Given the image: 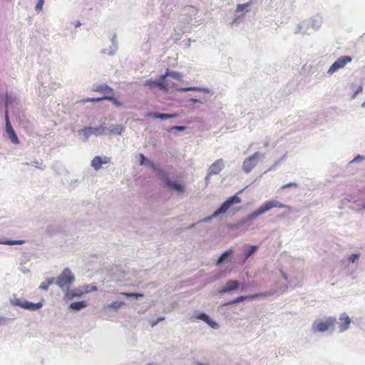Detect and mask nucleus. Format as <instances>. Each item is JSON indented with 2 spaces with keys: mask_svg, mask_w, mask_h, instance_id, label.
Returning a JSON list of instances; mask_svg holds the SVG:
<instances>
[{
  "mask_svg": "<svg viewBox=\"0 0 365 365\" xmlns=\"http://www.w3.org/2000/svg\"><path fill=\"white\" fill-rule=\"evenodd\" d=\"M232 252H233V249L232 248H230L229 250H227L225 252H224L220 255V257L218 258V259L217 261V264H218L220 262H222L225 258L228 257Z\"/></svg>",
  "mask_w": 365,
  "mask_h": 365,
  "instance_id": "25",
  "label": "nucleus"
},
{
  "mask_svg": "<svg viewBox=\"0 0 365 365\" xmlns=\"http://www.w3.org/2000/svg\"><path fill=\"white\" fill-rule=\"evenodd\" d=\"M92 91L103 93V96L114 95L113 89L106 84L93 86Z\"/></svg>",
  "mask_w": 365,
  "mask_h": 365,
  "instance_id": "14",
  "label": "nucleus"
},
{
  "mask_svg": "<svg viewBox=\"0 0 365 365\" xmlns=\"http://www.w3.org/2000/svg\"><path fill=\"white\" fill-rule=\"evenodd\" d=\"M87 307V304L84 301L73 302L69 305V308L73 310H80Z\"/></svg>",
  "mask_w": 365,
  "mask_h": 365,
  "instance_id": "21",
  "label": "nucleus"
},
{
  "mask_svg": "<svg viewBox=\"0 0 365 365\" xmlns=\"http://www.w3.org/2000/svg\"><path fill=\"white\" fill-rule=\"evenodd\" d=\"M198 365H205V364H200H200H198Z\"/></svg>",
  "mask_w": 365,
  "mask_h": 365,
  "instance_id": "47",
  "label": "nucleus"
},
{
  "mask_svg": "<svg viewBox=\"0 0 365 365\" xmlns=\"http://www.w3.org/2000/svg\"><path fill=\"white\" fill-rule=\"evenodd\" d=\"M356 158H357V160H359V158H360L361 157H360L359 155H358V157H356Z\"/></svg>",
  "mask_w": 365,
  "mask_h": 365,
  "instance_id": "46",
  "label": "nucleus"
},
{
  "mask_svg": "<svg viewBox=\"0 0 365 365\" xmlns=\"http://www.w3.org/2000/svg\"><path fill=\"white\" fill-rule=\"evenodd\" d=\"M160 80V81H158L149 79L145 81V85L150 88L158 87L161 90H167L169 87L168 84H165V83H164L163 81V80H161V78Z\"/></svg>",
  "mask_w": 365,
  "mask_h": 365,
  "instance_id": "16",
  "label": "nucleus"
},
{
  "mask_svg": "<svg viewBox=\"0 0 365 365\" xmlns=\"http://www.w3.org/2000/svg\"><path fill=\"white\" fill-rule=\"evenodd\" d=\"M123 304H124V302H114L108 304V308L116 309L120 308Z\"/></svg>",
  "mask_w": 365,
  "mask_h": 365,
  "instance_id": "29",
  "label": "nucleus"
},
{
  "mask_svg": "<svg viewBox=\"0 0 365 365\" xmlns=\"http://www.w3.org/2000/svg\"><path fill=\"white\" fill-rule=\"evenodd\" d=\"M5 118H6V133H7L9 138H10L11 141L14 144H15V145L19 144V138H18V137H17V135L10 123V120H9V118L8 116V110H6Z\"/></svg>",
  "mask_w": 365,
  "mask_h": 365,
  "instance_id": "8",
  "label": "nucleus"
},
{
  "mask_svg": "<svg viewBox=\"0 0 365 365\" xmlns=\"http://www.w3.org/2000/svg\"><path fill=\"white\" fill-rule=\"evenodd\" d=\"M278 207V208H286L289 211L292 210V207L289 205H284L277 200H272L264 202L262 205H261L258 209L252 212L248 217V220H253L257 218L259 215L264 214V212L269 211L272 208Z\"/></svg>",
  "mask_w": 365,
  "mask_h": 365,
  "instance_id": "1",
  "label": "nucleus"
},
{
  "mask_svg": "<svg viewBox=\"0 0 365 365\" xmlns=\"http://www.w3.org/2000/svg\"><path fill=\"white\" fill-rule=\"evenodd\" d=\"M182 90L183 91H194V90H195V88H192V87L185 88H183Z\"/></svg>",
  "mask_w": 365,
  "mask_h": 365,
  "instance_id": "41",
  "label": "nucleus"
},
{
  "mask_svg": "<svg viewBox=\"0 0 365 365\" xmlns=\"http://www.w3.org/2000/svg\"><path fill=\"white\" fill-rule=\"evenodd\" d=\"M103 98L110 101L114 106H115L117 107L122 106V105H123L122 102H120L117 98L113 97V95L108 96H103Z\"/></svg>",
  "mask_w": 365,
  "mask_h": 365,
  "instance_id": "23",
  "label": "nucleus"
},
{
  "mask_svg": "<svg viewBox=\"0 0 365 365\" xmlns=\"http://www.w3.org/2000/svg\"><path fill=\"white\" fill-rule=\"evenodd\" d=\"M106 100L105 98H103L102 97L99 98H83L81 102L82 103H87V102H99L101 101Z\"/></svg>",
  "mask_w": 365,
  "mask_h": 365,
  "instance_id": "28",
  "label": "nucleus"
},
{
  "mask_svg": "<svg viewBox=\"0 0 365 365\" xmlns=\"http://www.w3.org/2000/svg\"><path fill=\"white\" fill-rule=\"evenodd\" d=\"M146 117H152L153 118H160L161 120H166L170 118H175L178 116V114H168V113H148Z\"/></svg>",
  "mask_w": 365,
  "mask_h": 365,
  "instance_id": "19",
  "label": "nucleus"
},
{
  "mask_svg": "<svg viewBox=\"0 0 365 365\" xmlns=\"http://www.w3.org/2000/svg\"><path fill=\"white\" fill-rule=\"evenodd\" d=\"M160 178L165 180L166 186H168L170 189L182 192L184 191V187L176 182H173L170 180L166 176L165 173L163 171H159Z\"/></svg>",
  "mask_w": 365,
  "mask_h": 365,
  "instance_id": "9",
  "label": "nucleus"
},
{
  "mask_svg": "<svg viewBox=\"0 0 365 365\" xmlns=\"http://www.w3.org/2000/svg\"><path fill=\"white\" fill-rule=\"evenodd\" d=\"M163 320H164V318H163V317H160V318H158V320L152 324V326H153H153H155L158 322H160V321H163Z\"/></svg>",
  "mask_w": 365,
  "mask_h": 365,
  "instance_id": "39",
  "label": "nucleus"
},
{
  "mask_svg": "<svg viewBox=\"0 0 365 365\" xmlns=\"http://www.w3.org/2000/svg\"><path fill=\"white\" fill-rule=\"evenodd\" d=\"M139 158H140V165H143L146 160L145 157L143 155V154H139Z\"/></svg>",
  "mask_w": 365,
  "mask_h": 365,
  "instance_id": "37",
  "label": "nucleus"
},
{
  "mask_svg": "<svg viewBox=\"0 0 365 365\" xmlns=\"http://www.w3.org/2000/svg\"><path fill=\"white\" fill-rule=\"evenodd\" d=\"M352 58L349 56H343L336 59L333 64L329 67L328 73L332 74L338 70L343 68L345 66L351 62Z\"/></svg>",
  "mask_w": 365,
  "mask_h": 365,
  "instance_id": "6",
  "label": "nucleus"
},
{
  "mask_svg": "<svg viewBox=\"0 0 365 365\" xmlns=\"http://www.w3.org/2000/svg\"><path fill=\"white\" fill-rule=\"evenodd\" d=\"M53 281L54 279L53 278L46 279L41 284L40 288L43 290H47L49 286L53 283Z\"/></svg>",
  "mask_w": 365,
  "mask_h": 365,
  "instance_id": "27",
  "label": "nucleus"
},
{
  "mask_svg": "<svg viewBox=\"0 0 365 365\" xmlns=\"http://www.w3.org/2000/svg\"><path fill=\"white\" fill-rule=\"evenodd\" d=\"M148 365H158L157 364H154V363H150V364H148Z\"/></svg>",
  "mask_w": 365,
  "mask_h": 365,
  "instance_id": "43",
  "label": "nucleus"
},
{
  "mask_svg": "<svg viewBox=\"0 0 365 365\" xmlns=\"http://www.w3.org/2000/svg\"><path fill=\"white\" fill-rule=\"evenodd\" d=\"M168 76H171L173 78L180 81L181 79L182 75H181V73H180L178 72H173V71L170 72L168 70L165 75L161 76V80H164Z\"/></svg>",
  "mask_w": 365,
  "mask_h": 365,
  "instance_id": "22",
  "label": "nucleus"
},
{
  "mask_svg": "<svg viewBox=\"0 0 365 365\" xmlns=\"http://www.w3.org/2000/svg\"><path fill=\"white\" fill-rule=\"evenodd\" d=\"M362 107H364L365 108V101L362 103Z\"/></svg>",
  "mask_w": 365,
  "mask_h": 365,
  "instance_id": "44",
  "label": "nucleus"
},
{
  "mask_svg": "<svg viewBox=\"0 0 365 365\" xmlns=\"http://www.w3.org/2000/svg\"><path fill=\"white\" fill-rule=\"evenodd\" d=\"M240 283L237 280H228L225 286L220 290V293H227L239 288Z\"/></svg>",
  "mask_w": 365,
  "mask_h": 365,
  "instance_id": "15",
  "label": "nucleus"
},
{
  "mask_svg": "<svg viewBox=\"0 0 365 365\" xmlns=\"http://www.w3.org/2000/svg\"><path fill=\"white\" fill-rule=\"evenodd\" d=\"M44 4V0H38V3L36 5V11H40L42 10L43 6Z\"/></svg>",
  "mask_w": 365,
  "mask_h": 365,
  "instance_id": "33",
  "label": "nucleus"
},
{
  "mask_svg": "<svg viewBox=\"0 0 365 365\" xmlns=\"http://www.w3.org/2000/svg\"><path fill=\"white\" fill-rule=\"evenodd\" d=\"M250 3L238 4L236 9V12H241L250 6Z\"/></svg>",
  "mask_w": 365,
  "mask_h": 365,
  "instance_id": "32",
  "label": "nucleus"
},
{
  "mask_svg": "<svg viewBox=\"0 0 365 365\" xmlns=\"http://www.w3.org/2000/svg\"><path fill=\"white\" fill-rule=\"evenodd\" d=\"M257 246H249L248 248L245 252V259L249 258L257 250Z\"/></svg>",
  "mask_w": 365,
  "mask_h": 365,
  "instance_id": "26",
  "label": "nucleus"
},
{
  "mask_svg": "<svg viewBox=\"0 0 365 365\" xmlns=\"http://www.w3.org/2000/svg\"><path fill=\"white\" fill-rule=\"evenodd\" d=\"M283 277H284L285 279H287V277L285 276V274H284V273H283Z\"/></svg>",
  "mask_w": 365,
  "mask_h": 365,
  "instance_id": "45",
  "label": "nucleus"
},
{
  "mask_svg": "<svg viewBox=\"0 0 365 365\" xmlns=\"http://www.w3.org/2000/svg\"><path fill=\"white\" fill-rule=\"evenodd\" d=\"M359 257V254H353V255L349 256V259L350 262H354V261L356 259H357Z\"/></svg>",
  "mask_w": 365,
  "mask_h": 365,
  "instance_id": "35",
  "label": "nucleus"
},
{
  "mask_svg": "<svg viewBox=\"0 0 365 365\" xmlns=\"http://www.w3.org/2000/svg\"><path fill=\"white\" fill-rule=\"evenodd\" d=\"M110 162L108 157L104 156L103 158L100 156H96L91 160V166L95 170H98L101 168L103 164H107Z\"/></svg>",
  "mask_w": 365,
  "mask_h": 365,
  "instance_id": "13",
  "label": "nucleus"
},
{
  "mask_svg": "<svg viewBox=\"0 0 365 365\" xmlns=\"http://www.w3.org/2000/svg\"><path fill=\"white\" fill-rule=\"evenodd\" d=\"M14 304L19 306L21 308H24L25 309H29V310H32V311L37 310V309H40L41 307H42V305H43L42 303H41V302L32 303V302H29L27 301L22 302L18 299H15Z\"/></svg>",
  "mask_w": 365,
  "mask_h": 365,
  "instance_id": "10",
  "label": "nucleus"
},
{
  "mask_svg": "<svg viewBox=\"0 0 365 365\" xmlns=\"http://www.w3.org/2000/svg\"><path fill=\"white\" fill-rule=\"evenodd\" d=\"M106 130V128L103 127V126H101L98 128L88 127V128H85L83 129V130L86 132H93V134H94L96 135L103 133Z\"/></svg>",
  "mask_w": 365,
  "mask_h": 365,
  "instance_id": "20",
  "label": "nucleus"
},
{
  "mask_svg": "<svg viewBox=\"0 0 365 365\" xmlns=\"http://www.w3.org/2000/svg\"><path fill=\"white\" fill-rule=\"evenodd\" d=\"M361 91H362V86H359V87L358 88V89L356 90V93H355L354 96H356L357 93H359V92H361Z\"/></svg>",
  "mask_w": 365,
  "mask_h": 365,
  "instance_id": "40",
  "label": "nucleus"
},
{
  "mask_svg": "<svg viewBox=\"0 0 365 365\" xmlns=\"http://www.w3.org/2000/svg\"><path fill=\"white\" fill-rule=\"evenodd\" d=\"M121 294L126 296L128 297H135L136 298L142 297H143V294H138V293H133V292H122Z\"/></svg>",
  "mask_w": 365,
  "mask_h": 365,
  "instance_id": "30",
  "label": "nucleus"
},
{
  "mask_svg": "<svg viewBox=\"0 0 365 365\" xmlns=\"http://www.w3.org/2000/svg\"><path fill=\"white\" fill-rule=\"evenodd\" d=\"M364 208L365 209V205H364Z\"/></svg>",
  "mask_w": 365,
  "mask_h": 365,
  "instance_id": "48",
  "label": "nucleus"
},
{
  "mask_svg": "<svg viewBox=\"0 0 365 365\" xmlns=\"http://www.w3.org/2000/svg\"><path fill=\"white\" fill-rule=\"evenodd\" d=\"M339 320V331L342 332L349 328L351 324V319L345 313H344L340 316Z\"/></svg>",
  "mask_w": 365,
  "mask_h": 365,
  "instance_id": "17",
  "label": "nucleus"
},
{
  "mask_svg": "<svg viewBox=\"0 0 365 365\" xmlns=\"http://www.w3.org/2000/svg\"><path fill=\"white\" fill-rule=\"evenodd\" d=\"M75 280V277L68 268L63 269L61 274L56 278V284L63 290H66Z\"/></svg>",
  "mask_w": 365,
  "mask_h": 365,
  "instance_id": "2",
  "label": "nucleus"
},
{
  "mask_svg": "<svg viewBox=\"0 0 365 365\" xmlns=\"http://www.w3.org/2000/svg\"><path fill=\"white\" fill-rule=\"evenodd\" d=\"M197 319H200L205 322H206L210 327H211L213 329H218L219 324L215 322V321L212 320L205 313H200L196 317Z\"/></svg>",
  "mask_w": 365,
  "mask_h": 365,
  "instance_id": "18",
  "label": "nucleus"
},
{
  "mask_svg": "<svg viewBox=\"0 0 365 365\" xmlns=\"http://www.w3.org/2000/svg\"><path fill=\"white\" fill-rule=\"evenodd\" d=\"M97 288L96 287H91L88 285L76 288L72 290H70L69 288L66 290V297L68 299H71L76 297H81L85 293H88L91 291H96Z\"/></svg>",
  "mask_w": 365,
  "mask_h": 365,
  "instance_id": "4",
  "label": "nucleus"
},
{
  "mask_svg": "<svg viewBox=\"0 0 365 365\" xmlns=\"http://www.w3.org/2000/svg\"><path fill=\"white\" fill-rule=\"evenodd\" d=\"M335 323L336 319L334 317H329L324 322H315L313 324L312 329L314 332H322L333 328Z\"/></svg>",
  "mask_w": 365,
  "mask_h": 365,
  "instance_id": "5",
  "label": "nucleus"
},
{
  "mask_svg": "<svg viewBox=\"0 0 365 365\" xmlns=\"http://www.w3.org/2000/svg\"><path fill=\"white\" fill-rule=\"evenodd\" d=\"M269 295V294L267 292H262V293H259V294H251V295H247V296H240V297H238L236 299H233L228 304H237V303L242 302L247 299H255L257 297H267Z\"/></svg>",
  "mask_w": 365,
  "mask_h": 365,
  "instance_id": "12",
  "label": "nucleus"
},
{
  "mask_svg": "<svg viewBox=\"0 0 365 365\" xmlns=\"http://www.w3.org/2000/svg\"><path fill=\"white\" fill-rule=\"evenodd\" d=\"M260 156L261 154L259 153L255 152L251 156L247 158L242 164L243 170L246 173H250V171L257 165Z\"/></svg>",
  "mask_w": 365,
  "mask_h": 365,
  "instance_id": "7",
  "label": "nucleus"
},
{
  "mask_svg": "<svg viewBox=\"0 0 365 365\" xmlns=\"http://www.w3.org/2000/svg\"><path fill=\"white\" fill-rule=\"evenodd\" d=\"M291 187H297V184L294 182H289L282 186V189H285Z\"/></svg>",
  "mask_w": 365,
  "mask_h": 365,
  "instance_id": "36",
  "label": "nucleus"
},
{
  "mask_svg": "<svg viewBox=\"0 0 365 365\" xmlns=\"http://www.w3.org/2000/svg\"><path fill=\"white\" fill-rule=\"evenodd\" d=\"M240 202L241 198L239 197L237 195H235L232 197H230L220 205V207L217 210L215 211V212L212 215V217H215L221 214L225 213L233 204H239Z\"/></svg>",
  "mask_w": 365,
  "mask_h": 365,
  "instance_id": "3",
  "label": "nucleus"
},
{
  "mask_svg": "<svg viewBox=\"0 0 365 365\" xmlns=\"http://www.w3.org/2000/svg\"><path fill=\"white\" fill-rule=\"evenodd\" d=\"M85 135H86L87 137L89 136L90 135L93 134V132H86L83 130Z\"/></svg>",
  "mask_w": 365,
  "mask_h": 365,
  "instance_id": "42",
  "label": "nucleus"
},
{
  "mask_svg": "<svg viewBox=\"0 0 365 365\" xmlns=\"http://www.w3.org/2000/svg\"><path fill=\"white\" fill-rule=\"evenodd\" d=\"M25 243V240H5L0 241V244L8 245H23Z\"/></svg>",
  "mask_w": 365,
  "mask_h": 365,
  "instance_id": "24",
  "label": "nucleus"
},
{
  "mask_svg": "<svg viewBox=\"0 0 365 365\" xmlns=\"http://www.w3.org/2000/svg\"><path fill=\"white\" fill-rule=\"evenodd\" d=\"M225 165L224 161L222 158L217 159L213 163L211 164L208 169V174L211 175H217L220 173V171L223 169Z\"/></svg>",
  "mask_w": 365,
  "mask_h": 365,
  "instance_id": "11",
  "label": "nucleus"
},
{
  "mask_svg": "<svg viewBox=\"0 0 365 365\" xmlns=\"http://www.w3.org/2000/svg\"><path fill=\"white\" fill-rule=\"evenodd\" d=\"M32 165H34V167H36V168H38V169H41V170H43L44 169V166L43 165V162L42 161H38V160H34L32 162Z\"/></svg>",
  "mask_w": 365,
  "mask_h": 365,
  "instance_id": "31",
  "label": "nucleus"
},
{
  "mask_svg": "<svg viewBox=\"0 0 365 365\" xmlns=\"http://www.w3.org/2000/svg\"><path fill=\"white\" fill-rule=\"evenodd\" d=\"M175 129H176L177 130H185V126H175L174 127Z\"/></svg>",
  "mask_w": 365,
  "mask_h": 365,
  "instance_id": "38",
  "label": "nucleus"
},
{
  "mask_svg": "<svg viewBox=\"0 0 365 365\" xmlns=\"http://www.w3.org/2000/svg\"><path fill=\"white\" fill-rule=\"evenodd\" d=\"M123 127L122 126H120V125H117L116 127H115L114 129H111L110 130V132L112 133H116L118 134H120L123 131Z\"/></svg>",
  "mask_w": 365,
  "mask_h": 365,
  "instance_id": "34",
  "label": "nucleus"
}]
</instances>
